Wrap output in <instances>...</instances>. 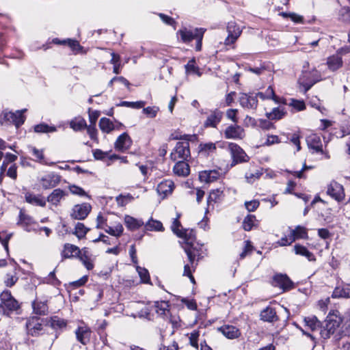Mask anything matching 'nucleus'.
<instances>
[{
    "label": "nucleus",
    "instance_id": "obj_1",
    "mask_svg": "<svg viewBox=\"0 0 350 350\" xmlns=\"http://www.w3.org/2000/svg\"><path fill=\"white\" fill-rule=\"evenodd\" d=\"M342 322V319L338 311L329 312L322 324L320 331L321 336L324 339L329 338L336 332Z\"/></svg>",
    "mask_w": 350,
    "mask_h": 350
},
{
    "label": "nucleus",
    "instance_id": "obj_2",
    "mask_svg": "<svg viewBox=\"0 0 350 350\" xmlns=\"http://www.w3.org/2000/svg\"><path fill=\"white\" fill-rule=\"evenodd\" d=\"M205 29L203 28L187 29L183 27L179 29L177 33V37L180 38L181 40L185 43H188L193 40H196V50L200 51L202 49V40Z\"/></svg>",
    "mask_w": 350,
    "mask_h": 350
},
{
    "label": "nucleus",
    "instance_id": "obj_3",
    "mask_svg": "<svg viewBox=\"0 0 350 350\" xmlns=\"http://www.w3.org/2000/svg\"><path fill=\"white\" fill-rule=\"evenodd\" d=\"M0 313L10 316L20 309L18 301L12 295L10 291H4L0 294Z\"/></svg>",
    "mask_w": 350,
    "mask_h": 350
},
{
    "label": "nucleus",
    "instance_id": "obj_4",
    "mask_svg": "<svg viewBox=\"0 0 350 350\" xmlns=\"http://www.w3.org/2000/svg\"><path fill=\"white\" fill-rule=\"evenodd\" d=\"M322 80V77L319 70L315 68L311 70H304L299 77V83L304 88V91L309 90L316 83Z\"/></svg>",
    "mask_w": 350,
    "mask_h": 350
},
{
    "label": "nucleus",
    "instance_id": "obj_5",
    "mask_svg": "<svg viewBox=\"0 0 350 350\" xmlns=\"http://www.w3.org/2000/svg\"><path fill=\"white\" fill-rule=\"evenodd\" d=\"M25 117L23 111H16L15 113L3 111L0 113V124L7 125L14 124L16 127L24 123Z\"/></svg>",
    "mask_w": 350,
    "mask_h": 350
},
{
    "label": "nucleus",
    "instance_id": "obj_6",
    "mask_svg": "<svg viewBox=\"0 0 350 350\" xmlns=\"http://www.w3.org/2000/svg\"><path fill=\"white\" fill-rule=\"evenodd\" d=\"M228 149L232 159L231 166H234L237 163L247 162L250 160L249 156L237 144L229 143Z\"/></svg>",
    "mask_w": 350,
    "mask_h": 350
},
{
    "label": "nucleus",
    "instance_id": "obj_7",
    "mask_svg": "<svg viewBox=\"0 0 350 350\" xmlns=\"http://www.w3.org/2000/svg\"><path fill=\"white\" fill-rule=\"evenodd\" d=\"M190 156L189 142H178L173 151L171 152L172 160L176 161L178 159L186 160Z\"/></svg>",
    "mask_w": 350,
    "mask_h": 350
},
{
    "label": "nucleus",
    "instance_id": "obj_8",
    "mask_svg": "<svg viewBox=\"0 0 350 350\" xmlns=\"http://www.w3.org/2000/svg\"><path fill=\"white\" fill-rule=\"evenodd\" d=\"M327 194L338 202H342L345 197L343 186L335 180L327 185Z\"/></svg>",
    "mask_w": 350,
    "mask_h": 350
},
{
    "label": "nucleus",
    "instance_id": "obj_9",
    "mask_svg": "<svg viewBox=\"0 0 350 350\" xmlns=\"http://www.w3.org/2000/svg\"><path fill=\"white\" fill-rule=\"evenodd\" d=\"M224 135L228 139H242L245 137L244 129L237 123L228 126L224 131Z\"/></svg>",
    "mask_w": 350,
    "mask_h": 350
},
{
    "label": "nucleus",
    "instance_id": "obj_10",
    "mask_svg": "<svg viewBox=\"0 0 350 350\" xmlns=\"http://www.w3.org/2000/svg\"><path fill=\"white\" fill-rule=\"evenodd\" d=\"M90 211L91 206L88 203L77 204L73 206L70 216L74 219H84L87 217Z\"/></svg>",
    "mask_w": 350,
    "mask_h": 350
},
{
    "label": "nucleus",
    "instance_id": "obj_11",
    "mask_svg": "<svg viewBox=\"0 0 350 350\" xmlns=\"http://www.w3.org/2000/svg\"><path fill=\"white\" fill-rule=\"evenodd\" d=\"M17 224L21 226L27 232L36 230V221L31 216L25 214L23 210L20 211Z\"/></svg>",
    "mask_w": 350,
    "mask_h": 350
},
{
    "label": "nucleus",
    "instance_id": "obj_12",
    "mask_svg": "<svg viewBox=\"0 0 350 350\" xmlns=\"http://www.w3.org/2000/svg\"><path fill=\"white\" fill-rule=\"evenodd\" d=\"M308 146L310 148L313 149L317 152H321L324 154L325 159H329V155L323 150V145L321 137L317 134H311L306 138Z\"/></svg>",
    "mask_w": 350,
    "mask_h": 350
},
{
    "label": "nucleus",
    "instance_id": "obj_13",
    "mask_svg": "<svg viewBox=\"0 0 350 350\" xmlns=\"http://www.w3.org/2000/svg\"><path fill=\"white\" fill-rule=\"evenodd\" d=\"M228 36L225 40V44H233L240 36L243 27L237 23H228L227 27Z\"/></svg>",
    "mask_w": 350,
    "mask_h": 350
},
{
    "label": "nucleus",
    "instance_id": "obj_14",
    "mask_svg": "<svg viewBox=\"0 0 350 350\" xmlns=\"http://www.w3.org/2000/svg\"><path fill=\"white\" fill-rule=\"evenodd\" d=\"M223 112L219 109H216L211 111L210 115L207 117L204 123V126L206 128H216L221 122Z\"/></svg>",
    "mask_w": 350,
    "mask_h": 350
},
{
    "label": "nucleus",
    "instance_id": "obj_15",
    "mask_svg": "<svg viewBox=\"0 0 350 350\" xmlns=\"http://www.w3.org/2000/svg\"><path fill=\"white\" fill-rule=\"evenodd\" d=\"M174 189V183L171 180H164L161 181L157 187L158 194L162 198L171 195Z\"/></svg>",
    "mask_w": 350,
    "mask_h": 350
},
{
    "label": "nucleus",
    "instance_id": "obj_16",
    "mask_svg": "<svg viewBox=\"0 0 350 350\" xmlns=\"http://www.w3.org/2000/svg\"><path fill=\"white\" fill-rule=\"evenodd\" d=\"M273 285L285 291L292 288L293 282L286 275L278 274L273 277Z\"/></svg>",
    "mask_w": 350,
    "mask_h": 350
},
{
    "label": "nucleus",
    "instance_id": "obj_17",
    "mask_svg": "<svg viewBox=\"0 0 350 350\" xmlns=\"http://www.w3.org/2000/svg\"><path fill=\"white\" fill-rule=\"evenodd\" d=\"M240 105L247 109H256L258 105V100L256 95L242 93L239 96Z\"/></svg>",
    "mask_w": 350,
    "mask_h": 350
},
{
    "label": "nucleus",
    "instance_id": "obj_18",
    "mask_svg": "<svg viewBox=\"0 0 350 350\" xmlns=\"http://www.w3.org/2000/svg\"><path fill=\"white\" fill-rule=\"evenodd\" d=\"M60 176L54 173H50L40 179V184L43 189H47L55 187L59 184Z\"/></svg>",
    "mask_w": 350,
    "mask_h": 350
},
{
    "label": "nucleus",
    "instance_id": "obj_19",
    "mask_svg": "<svg viewBox=\"0 0 350 350\" xmlns=\"http://www.w3.org/2000/svg\"><path fill=\"white\" fill-rule=\"evenodd\" d=\"M220 176L221 173L218 170H204L200 172L199 178L201 182L210 183L217 180Z\"/></svg>",
    "mask_w": 350,
    "mask_h": 350
},
{
    "label": "nucleus",
    "instance_id": "obj_20",
    "mask_svg": "<svg viewBox=\"0 0 350 350\" xmlns=\"http://www.w3.org/2000/svg\"><path fill=\"white\" fill-rule=\"evenodd\" d=\"M218 331L228 339L237 338L241 335L240 330L235 326L231 325H224L221 326L218 328Z\"/></svg>",
    "mask_w": 350,
    "mask_h": 350
},
{
    "label": "nucleus",
    "instance_id": "obj_21",
    "mask_svg": "<svg viewBox=\"0 0 350 350\" xmlns=\"http://www.w3.org/2000/svg\"><path fill=\"white\" fill-rule=\"evenodd\" d=\"M91 333L92 332L90 329L87 326L79 327L75 330L77 340L84 345L89 342L90 340Z\"/></svg>",
    "mask_w": 350,
    "mask_h": 350
},
{
    "label": "nucleus",
    "instance_id": "obj_22",
    "mask_svg": "<svg viewBox=\"0 0 350 350\" xmlns=\"http://www.w3.org/2000/svg\"><path fill=\"white\" fill-rule=\"evenodd\" d=\"M132 140L126 133L120 135L115 142V148L121 151L126 150L130 148Z\"/></svg>",
    "mask_w": 350,
    "mask_h": 350
},
{
    "label": "nucleus",
    "instance_id": "obj_23",
    "mask_svg": "<svg viewBox=\"0 0 350 350\" xmlns=\"http://www.w3.org/2000/svg\"><path fill=\"white\" fill-rule=\"evenodd\" d=\"M29 152L34 157V161L39 163L46 165H55L54 162L49 163L44 157V150L43 149H38L33 146H29L28 148Z\"/></svg>",
    "mask_w": 350,
    "mask_h": 350
},
{
    "label": "nucleus",
    "instance_id": "obj_24",
    "mask_svg": "<svg viewBox=\"0 0 350 350\" xmlns=\"http://www.w3.org/2000/svg\"><path fill=\"white\" fill-rule=\"evenodd\" d=\"M260 317L262 321L269 323H273L278 320L275 308L269 306L261 311Z\"/></svg>",
    "mask_w": 350,
    "mask_h": 350
},
{
    "label": "nucleus",
    "instance_id": "obj_25",
    "mask_svg": "<svg viewBox=\"0 0 350 350\" xmlns=\"http://www.w3.org/2000/svg\"><path fill=\"white\" fill-rule=\"evenodd\" d=\"M82 251L72 244L66 243L64 245V249L61 253L62 258H70L72 257L79 256Z\"/></svg>",
    "mask_w": 350,
    "mask_h": 350
},
{
    "label": "nucleus",
    "instance_id": "obj_26",
    "mask_svg": "<svg viewBox=\"0 0 350 350\" xmlns=\"http://www.w3.org/2000/svg\"><path fill=\"white\" fill-rule=\"evenodd\" d=\"M27 329L31 336H38L42 329V325L40 323L39 319L36 317L31 318L27 323Z\"/></svg>",
    "mask_w": 350,
    "mask_h": 350
},
{
    "label": "nucleus",
    "instance_id": "obj_27",
    "mask_svg": "<svg viewBox=\"0 0 350 350\" xmlns=\"http://www.w3.org/2000/svg\"><path fill=\"white\" fill-rule=\"evenodd\" d=\"M343 62L339 54H336L327 57V66L330 71L335 72L342 66Z\"/></svg>",
    "mask_w": 350,
    "mask_h": 350
},
{
    "label": "nucleus",
    "instance_id": "obj_28",
    "mask_svg": "<svg viewBox=\"0 0 350 350\" xmlns=\"http://www.w3.org/2000/svg\"><path fill=\"white\" fill-rule=\"evenodd\" d=\"M104 230L110 235L119 237L122 234L124 228L120 222H109V224L104 228Z\"/></svg>",
    "mask_w": 350,
    "mask_h": 350
},
{
    "label": "nucleus",
    "instance_id": "obj_29",
    "mask_svg": "<svg viewBox=\"0 0 350 350\" xmlns=\"http://www.w3.org/2000/svg\"><path fill=\"white\" fill-rule=\"evenodd\" d=\"M173 171L176 175L185 177L189 174L190 169L188 163L179 161L174 166Z\"/></svg>",
    "mask_w": 350,
    "mask_h": 350
},
{
    "label": "nucleus",
    "instance_id": "obj_30",
    "mask_svg": "<svg viewBox=\"0 0 350 350\" xmlns=\"http://www.w3.org/2000/svg\"><path fill=\"white\" fill-rule=\"evenodd\" d=\"M290 234L293 241L297 239H308V230L306 228L301 226H297L294 229L291 230Z\"/></svg>",
    "mask_w": 350,
    "mask_h": 350
},
{
    "label": "nucleus",
    "instance_id": "obj_31",
    "mask_svg": "<svg viewBox=\"0 0 350 350\" xmlns=\"http://www.w3.org/2000/svg\"><path fill=\"white\" fill-rule=\"evenodd\" d=\"M124 223L126 228L132 231L136 230L144 225V223L142 220L137 219L130 215L125 216Z\"/></svg>",
    "mask_w": 350,
    "mask_h": 350
},
{
    "label": "nucleus",
    "instance_id": "obj_32",
    "mask_svg": "<svg viewBox=\"0 0 350 350\" xmlns=\"http://www.w3.org/2000/svg\"><path fill=\"white\" fill-rule=\"evenodd\" d=\"M25 197L26 202L31 204L42 207H44L46 205V200L43 197L39 195H35L31 193H27Z\"/></svg>",
    "mask_w": 350,
    "mask_h": 350
},
{
    "label": "nucleus",
    "instance_id": "obj_33",
    "mask_svg": "<svg viewBox=\"0 0 350 350\" xmlns=\"http://www.w3.org/2000/svg\"><path fill=\"white\" fill-rule=\"evenodd\" d=\"M32 307L34 313L36 314L45 315L48 312V306L46 301H42L36 299L32 303Z\"/></svg>",
    "mask_w": 350,
    "mask_h": 350
},
{
    "label": "nucleus",
    "instance_id": "obj_34",
    "mask_svg": "<svg viewBox=\"0 0 350 350\" xmlns=\"http://www.w3.org/2000/svg\"><path fill=\"white\" fill-rule=\"evenodd\" d=\"M256 98L259 97L262 100L272 99L275 103H280V98L278 97L271 86H269L265 92H258L256 94Z\"/></svg>",
    "mask_w": 350,
    "mask_h": 350
},
{
    "label": "nucleus",
    "instance_id": "obj_35",
    "mask_svg": "<svg viewBox=\"0 0 350 350\" xmlns=\"http://www.w3.org/2000/svg\"><path fill=\"white\" fill-rule=\"evenodd\" d=\"M333 298H350V288L349 286H336L333 293Z\"/></svg>",
    "mask_w": 350,
    "mask_h": 350
},
{
    "label": "nucleus",
    "instance_id": "obj_36",
    "mask_svg": "<svg viewBox=\"0 0 350 350\" xmlns=\"http://www.w3.org/2000/svg\"><path fill=\"white\" fill-rule=\"evenodd\" d=\"M224 198V190L221 188L212 190L207 198V204L209 206L211 203L220 202Z\"/></svg>",
    "mask_w": 350,
    "mask_h": 350
},
{
    "label": "nucleus",
    "instance_id": "obj_37",
    "mask_svg": "<svg viewBox=\"0 0 350 350\" xmlns=\"http://www.w3.org/2000/svg\"><path fill=\"white\" fill-rule=\"evenodd\" d=\"M294 251L296 254L305 256L310 261H314L316 260L314 254L303 245L299 244L295 245Z\"/></svg>",
    "mask_w": 350,
    "mask_h": 350
},
{
    "label": "nucleus",
    "instance_id": "obj_38",
    "mask_svg": "<svg viewBox=\"0 0 350 350\" xmlns=\"http://www.w3.org/2000/svg\"><path fill=\"white\" fill-rule=\"evenodd\" d=\"M64 191L56 189L47 197V201L53 205H57L60 200L64 197Z\"/></svg>",
    "mask_w": 350,
    "mask_h": 350
},
{
    "label": "nucleus",
    "instance_id": "obj_39",
    "mask_svg": "<svg viewBox=\"0 0 350 350\" xmlns=\"http://www.w3.org/2000/svg\"><path fill=\"white\" fill-rule=\"evenodd\" d=\"M304 322L306 325L312 332L321 329L322 324L315 316L306 317Z\"/></svg>",
    "mask_w": 350,
    "mask_h": 350
},
{
    "label": "nucleus",
    "instance_id": "obj_40",
    "mask_svg": "<svg viewBox=\"0 0 350 350\" xmlns=\"http://www.w3.org/2000/svg\"><path fill=\"white\" fill-rule=\"evenodd\" d=\"M99 127L103 132L107 133H110L113 130H116L115 123L107 118H100L99 121Z\"/></svg>",
    "mask_w": 350,
    "mask_h": 350
},
{
    "label": "nucleus",
    "instance_id": "obj_41",
    "mask_svg": "<svg viewBox=\"0 0 350 350\" xmlns=\"http://www.w3.org/2000/svg\"><path fill=\"white\" fill-rule=\"evenodd\" d=\"M70 126L75 131H81L87 127L86 121L81 117H77L70 122Z\"/></svg>",
    "mask_w": 350,
    "mask_h": 350
},
{
    "label": "nucleus",
    "instance_id": "obj_42",
    "mask_svg": "<svg viewBox=\"0 0 350 350\" xmlns=\"http://www.w3.org/2000/svg\"><path fill=\"white\" fill-rule=\"evenodd\" d=\"M79 258L88 270H92L94 268L93 262L89 257L88 252L86 248L82 250Z\"/></svg>",
    "mask_w": 350,
    "mask_h": 350
},
{
    "label": "nucleus",
    "instance_id": "obj_43",
    "mask_svg": "<svg viewBox=\"0 0 350 350\" xmlns=\"http://www.w3.org/2000/svg\"><path fill=\"white\" fill-rule=\"evenodd\" d=\"M145 228L146 230H155V231H162L163 230V224L161 221L157 220H154L152 219H150L145 224Z\"/></svg>",
    "mask_w": 350,
    "mask_h": 350
},
{
    "label": "nucleus",
    "instance_id": "obj_44",
    "mask_svg": "<svg viewBox=\"0 0 350 350\" xmlns=\"http://www.w3.org/2000/svg\"><path fill=\"white\" fill-rule=\"evenodd\" d=\"M133 200L134 198L130 193L120 194L116 198V201L119 206H124Z\"/></svg>",
    "mask_w": 350,
    "mask_h": 350
},
{
    "label": "nucleus",
    "instance_id": "obj_45",
    "mask_svg": "<svg viewBox=\"0 0 350 350\" xmlns=\"http://www.w3.org/2000/svg\"><path fill=\"white\" fill-rule=\"evenodd\" d=\"M88 231L89 228H86L83 224L78 222L75 226L74 234L81 239L85 237Z\"/></svg>",
    "mask_w": 350,
    "mask_h": 350
},
{
    "label": "nucleus",
    "instance_id": "obj_46",
    "mask_svg": "<svg viewBox=\"0 0 350 350\" xmlns=\"http://www.w3.org/2000/svg\"><path fill=\"white\" fill-rule=\"evenodd\" d=\"M154 306L157 312L160 315H165L166 312L169 311L170 306L167 301H156Z\"/></svg>",
    "mask_w": 350,
    "mask_h": 350
},
{
    "label": "nucleus",
    "instance_id": "obj_47",
    "mask_svg": "<svg viewBox=\"0 0 350 350\" xmlns=\"http://www.w3.org/2000/svg\"><path fill=\"white\" fill-rule=\"evenodd\" d=\"M180 226L181 224L178 220V218L174 219L171 227L173 232L176 234L178 237H183L187 236V231H182L183 230H179V227Z\"/></svg>",
    "mask_w": 350,
    "mask_h": 350
},
{
    "label": "nucleus",
    "instance_id": "obj_48",
    "mask_svg": "<svg viewBox=\"0 0 350 350\" xmlns=\"http://www.w3.org/2000/svg\"><path fill=\"white\" fill-rule=\"evenodd\" d=\"M49 323L51 327L55 329H62L66 326V322L57 317H52Z\"/></svg>",
    "mask_w": 350,
    "mask_h": 350
},
{
    "label": "nucleus",
    "instance_id": "obj_49",
    "mask_svg": "<svg viewBox=\"0 0 350 350\" xmlns=\"http://www.w3.org/2000/svg\"><path fill=\"white\" fill-rule=\"evenodd\" d=\"M186 72L188 74H195L200 77L202 72L198 66L195 65V61L191 60L185 65Z\"/></svg>",
    "mask_w": 350,
    "mask_h": 350
},
{
    "label": "nucleus",
    "instance_id": "obj_50",
    "mask_svg": "<svg viewBox=\"0 0 350 350\" xmlns=\"http://www.w3.org/2000/svg\"><path fill=\"white\" fill-rule=\"evenodd\" d=\"M256 219V217L252 215H248L245 217L243 221V228L246 231H250L252 230L254 221Z\"/></svg>",
    "mask_w": 350,
    "mask_h": 350
},
{
    "label": "nucleus",
    "instance_id": "obj_51",
    "mask_svg": "<svg viewBox=\"0 0 350 350\" xmlns=\"http://www.w3.org/2000/svg\"><path fill=\"white\" fill-rule=\"evenodd\" d=\"M285 114L283 109L279 107L274 108L271 112L267 113V118L270 120H279L281 119Z\"/></svg>",
    "mask_w": 350,
    "mask_h": 350
},
{
    "label": "nucleus",
    "instance_id": "obj_52",
    "mask_svg": "<svg viewBox=\"0 0 350 350\" xmlns=\"http://www.w3.org/2000/svg\"><path fill=\"white\" fill-rule=\"evenodd\" d=\"M146 105V102L144 101H137V102H129V101H122L118 106L131 107L134 109H141L143 108Z\"/></svg>",
    "mask_w": 350,
    "mask_h": 350
},
{
    "label": "nucleus",
    "instance_id": "obj_53",
    "mask_svg": "<svg viewBox=\"0 0 350 350\" xmlns=\"http://www.w3.org/2000/svg\"><path fill=\"white\" fill-rule=\"evenodd\" d=\"M66 44H67L72 49V51L76 53L81 52L83 49V47L76 40L68 38L66 39Z\"/></svg>",
    "mask_w": 350,
    "mask_h": 350
},
{
    "label": "nucleus",
    "instance_id": "obj_54",
    "mask_svg": "<svg viewBox=\"0 0 350 350\" xmlns=\"http://www.w3.org/2000/svg\"><path fill=\"white\" fill-rule=\"evenodd\" d=\"M34 131L36 133H52L56 131V128L55 126H49L46 124H40L34 127Z\"/></svg>",
    "mask_w": 350,
    "mask_h": 350
},
{
    "label": "nucleus",
    "instance_id": "obj_55",
    "mask_svg": "<svg viewBox=\"0 0 350 350\" xmlns=\"http://www.w3.org/2000/svg\"><path fill=\"white\" fill-rule=\"evenodd\" d=\"M136 269L142 282L148 284L150 282V275L148 271L146 269L142 268L139 266H137Z\"/></svg>",
    "mask_w": 350,
    "mask_h": 350
},
{
    "label": "nucleus",
    "instance_id": "obj_56",
    "mask_svg": "<svg viewBox=\"0 0 350 350\" xmlns=\"http://www.w3.org/2000/svg\"><path fill=\"white\" fill-rule=\"evenodd\" d=\"M200 152L204 154H209L216 150L215 144L211 142L200 144Z\"/></svg>",
    "mask_w": 350,
    "mask_h": 350
},
{
    "label": "nucleus",
    "instance_id": "obj_57",
    "mask_svg": "<svg viewBox=\"0 0 350 350\" xmlns=\"http://www.w3.org/2000/svg\"><path fill=\"white\" fill-rule=\"evenodd\" d=\"M200 336V332L198 330H193L189 335V339L190 345L198 349V338Z\"/></svg>",
    "mask_w": 350,
    "mask_h": 350
},
{
    "label": "nucleus",
    "instance_id": "obj_58",
    "mask_svg": "<svg viewBox=\"0 0 350 350\" xmlns=\"http://www.w3.org/2000/svg\"><path fill=\"white\" fill-rule=\"evenodd\" d=\"M284 17V19H288L290 18L292 22H301L303 21V17L300 15L296 14L295 13H286V12H282L280 14Z\"/></svg>",
    "mask_w": 350,
    "mask_h": 350
},
{
    "label": "nucleus",
    "instance_id": "obj_59",
    "mask_svg": "<svg viewBox=\"0 0 350 350\" xmlns=\"http://www.w3.org/2000/svg\"><path fill=\"white\" fill-rule=\"evenodd\" d=\"M159 111V108L156 106L147 107L143 109L144 113H145L148 117L151 118H155Z\"/></svg>",
    "mask_w": 350,
    "mask_h": 350
},
{
    "label": "nucleus",
    "instance_id": "obj_60",
    "mask_svg": "<svg viewBox=\"0 0 350 350\" xmlns=\"http://www.w3.org/2000/svg\"><path fill=\"white\" fill-rule=\"evenodd\" d=\"M107 225V219L99 213L96 218V228L104 230Z\"/></svg>",
    "mask_w": 350,
    "mask_h": 350
},
{
    "label": "nucleus",
    "instance_id": "obj_61",
    "mask_svg": "<svg viewBox=\"0 0 350 350\" xmlns=\"http://www.w3.org/2000/svg\"><path fill=\"white\" fill-rule=\"evenodd\" d=\"M18 280V277L16 275L7 274L4 280V283L6 286L12 287Z\"/></svg>",
    "mask_w": 350,
    "mask_h": 350
},
{
    "label": "nucleus",
    "instance_id": "obj_62",
    "mask_svg": "<svg viewBox=\"0 0 350 350\" xmlns=\"http://www.w3.org/2000/svg\"><path fill=\"white\" fill-rule=\"evenodd\" d=\"M289 105L293 107L297 111H302L306 108L305 103L303 100H298L295 99H291Z\"/></svg>",
    "mask_w": 350,
    "mask_h": 350
},
{
    "label": "nucleus",
    "instance_id": "obj_63",
    "mask_svg": "<svg viewBox=\"0 0 350 350\" xmlns=\"http://www.w3.org/2000/svg\"><path fill=\"white\" fill-rule=\"evenodd\" d=\"M260 205L258 200H254L245 202V206L249 212L254 211Z\"/></svg>",
    "mask_w": 350,
    "mask_h": 350
},
{
    "label": "nucleus",
    "instance_id": "obj_64",
    "mask_svg": "<svg viewBox=\"0 0 350 350\" xmlns=\"http://www.w3.org/2000/svg\"><path fill=\"white\" fill-rule=\"evenodd\" d=\"M238 110L234 109H229L226 111V117L229 120H231L234 124L238 122V118L237 117Z\"/></svg>",
    "mask_w": 350,
    "mask_h": 350
}]
</instances>
